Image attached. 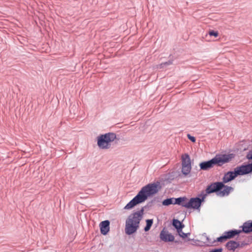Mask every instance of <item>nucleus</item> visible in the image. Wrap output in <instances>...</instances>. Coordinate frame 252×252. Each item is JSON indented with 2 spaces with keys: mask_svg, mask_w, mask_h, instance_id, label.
Here are the masks:
<instances>
[{
  "mask_svg": "<svg viewBox=\"0 0 252 252\" xmlns=\"http://www.w3.org/2000/svg\"><path fill=\"white\" fill-rule=\"evenodd\" d=\"M158 186L155 184H150L143 187L141 190L126 205L125 209H130L138 204L144 202L148 196L158 192Z\"/></svg>",
  "mask_w": 252,
  "mask_h": 252,
  "instance_id": "f257e3e1",
  "label": "nucleus"
},
{
  "mask_svg": "<svg viewBox=\"0 0 252 252\" xmlns=\"http://www.w3.org/2000/svg\"><path fill=\"white\" fill-rule=\"evenodd\" d=\"M143 209H141L128 216L126 222L125 232L126 234L131 235L136 231L143 218Z\"/></svg>",
  "mask_w": 252,
  "mask_h": 252,
  "instance_id": "f03ea898",
  "label": "nucleus"
},
{
  "mask_svg": "<svg viewBox=\"0 0 252 252\" xmlns=\"http://www.w3.org/2000/svg\"><path fill=\"white\" fill-rule=\"evenodd\" d=\"M251 172H252V164L237 167L234 169V171H229L224 174L222 183H227L234 179L238 175H243Z\"/></svg>",
  "mask_w": 252,
  "mask_h": 252,
  "instance_id": "7ed1b4c3",
  "label": "nucleus"
},
{
  "mask_svg": "<svg viewBox=\"0 0 252 252\" xmlns=\"http://www.w3.org/2000/svg\"><path fill=\"white\" fill-rule=\"evenodd\" d=\"M229 160V156L226 155H217L211 160L201 162L200 168L203 170H207L215 165L221 166Z\"/></svg>",
  "mask_w": 252,
  "mask_h": 252,
  "instance_id": "20e7f679",
  "label": "nucleus"
},
{
  "mask_svg": "<svg viewBox=\"0 0 252 252\" xmlns=\"http://www.w3.org/2000/svg\"><path fill=\"white\" fill-rule=\"evenodd\" d=\"M203 201L204 197L202 199L198 197L191 198L189 200L187 198V204H184L185 207L188 209H198Z\"/></svg>",
  "mask_w": 252,
  "mask_h": 252,
  "instance_id": "39448f33",
  "label": "nucleus"
},
{
  "mask_svg": "<svg viewBox=\"0 0 252 252\" xmlns=\"http://www.w3.org/2000/svg\"><path fill=\"white\" fill-rule=\"evenodd\" d=\"M241 231H238L236 230L225 232L222 236L217 238V241L218 242H222L226 241L227 239L234 237L235 236L238 234Z\"/></svg>",
  "mask_w": 252,
  "mask_h": 252,
  "instance_id": "423d86ee",
  "label": "nucleus"
},
{
  "mask_svg": "<svg viewBox=\"0 0 252 252\" xmlns=\"http://www.w3.org/2000/svg\"><path fill=\"white\" fill-rule=\"evenodd\" d=\"M223 187V183L216 182L209 186L206 189V192L208 194L220 190Z\"/></svg>",
  "mask_w": 252,
  "mask_h": 252,
  "instance_id": "0eeeda50",
  "label": "nucleus"
},
{
  "mask_svg": "<svg viewBox=\"0 0 252 252\" xmlns=\"http://www.w3.org/2000/svg\"><path fill=\"white\" fill-rule=\"evenodd\" d=\"M160 238L164 242H172L174 240V237L172 235L164 230L160 232Z\"/></svg>",
  "mask_w": 252,
  "mask_h": 252,
  "instance_id": "6e6552de",
  "label": "nucleus"
},
{
  "mask_svg": "<svg viewBox=\"0 0 252 252\" xmlns=\"http://www.w3.org/2000/svg\"><path fill=\"white\" fill-rule=\"evenodd\" d=\"M110 222L109 220H104L101 222L99 224V227L101 233L103 235H106L109 231Z\"/></svg>",
  "mask_w": 252,
  "mask_h": 252,
  "instance_id": "1a4fd4ad",
  "label": "nucleus"
},
{
  "mask_svg": "<svg viewBox=\"0 0 252 252\" xmlns=\"http://www.w3.org/2000/svg\"><path fill=\"white\" fill-rule=\"evenodd\" d=\"M97 145L101 149H108L110 146L108 141L102 138V135L98 138Z\"/></svg>",
  "mask_w": 252,
  "mask_h": 252,
  "instance_id": "9d476101",
  "label": "nucleus"
},
{
  "mask_svg": "<svg viewBox=\"0 0 252 252\" xmlns=\"http://www.w3.org/2000/svg\"><path fill=\"white\" fill-rule=\"evenodd\" d=\"M243 231L246 233L252 232V220L245 222L243 225Z\"/></svg>",
  "mask_w": 252,
  "mask_h": 252,
  "instance_id": "9b49d317",
  "label": "nucleus"
},
{
  "mask_svg": "<svg viewBox=\"0 0 252 252\" xmlns=\"http://www.w3.org/2000/svg\"><path fill=\"white\" fill-rule=\"evenodd\" d=\"M239 243L234 241H230L226 244V248L229 251H234L237 248L239 247Z\"/></svg>",
  "mask_w": 252,
  "mask_h": 252,
  "instance_id": "f8f14e48",
  "label": "nucleus"
},
{
  "mask_svg": "<svg viewBox=\"0 0 252 252\" xmlns=\"http://www.w3.org/2000/svg\"><path fill=\"white\" fill-rule=\"evenodd\" d=\"M181 158L182 166H191L190 158L188 154L183 155Z\"/></svg>",
  "mask_w": 252,
  "mask_h": 252,
  "instance_id": "ddd939ff",
  "label": "nucleus"
},
{
  "mask_svg": "<svg viewBox=\"0 0 252 252\" xmlns=\"http://www.w3.org/2000/svg\"><path fill=\"white\" fill-rule=\"evenodd\" d=\"M102 138L108 141V143L110 145V143L113 142L116 138L115 134L113 133H108L102 135Z\"/></svg>",
  "mask_w": 252,
  "mask_h": 252,
  "instance_id": "4468645a",
  "label": "nucleus"
},
{
  "mask_svg": "<svg viewBox=\"0 0 252 252\" xmlns=\"http://www.w3.org/2000/svg\"><path fill=\"white\" fill-rule=\"evenodd\" d=\"M221 189L222 190L220 192L221 196L228 195L233 190V188L231 187L224 186V185Z\"/></svg>",
  "mask_w": 252,
  "mask_h": 252,
  "instance_id": "2eb2a0df",
  "label": "nucleus"
},
{
  "mask_svg": "<svg viewBox=\"0 0 252 252\" xmlns=\"http://www.w3.org/2000/svg\"><path fill=\"white\" fill-rule=\"evenodd\" d=\"M187 198L186 197H179L177 198H174V204H178L182 205L185 207L184 204H187Z\"/></svg>",
  "mask_w": 252,
  "mask_h": 252,
  "instance_id": "dca6fc26",
  "label": "nucleus"
},
{
  "mask_svg": "<svg viewBox=\"0 0 252 252\" xmlns=\"http://www.w3.org/2000/svg\"><path fill=\"white\" fill-rule=\"evenodd\" d=\"M173 225L177 229V231L182 229L183 225L181 222L178 220L174 219L173 221Z\"/></svg>",
  "mask_w": 252,
  "mask_h": 252,
  "instance_id": "f3484780",
  "label": "nucleus"
},
{
  "mask_svg": "<svg viewBox=\"0 0 252 252\" xmlns=\"http://www.w3.org/2000/svg\"><path fill=\"white\" fill-rule=\"evenodd\" d=\"M191 166H182V172L185 175H188L191 171Z\"/></svg>",
  "mask_w": 252,
  "mask_h": 252,
  "instance_id": "a211bd4d",
  "label": "nucleus"
},
{
  "mask_svg": "<svg viewBox=\"0 0 252 252\" xmlns=\"http://www.w3.org/2000/svg\"><path fill=\"white\" fill-rule=\"evenodd\" d=\"M170 204H174V198L165 199L162 202V205L164 206H168Z\"/></svg>",
  "mask_w": 252,
  "mask_h": 252,
  "instance_id": "6ab92c4d",
  "label": "nucleus"
},
{
  "mask_svg": "<svg viewBox=\"0 0 252 252\" xmlns=\"http://www.w3.org/2000/svg\"><path fill=\"white\" fill-rule=\"evenodd\" d=\"M153 220H146V226H145L144 230L145 231H148L150 230L152 224H153Z\"/></svg>",
  "mask_w": 252,
  "mask_h": 252,
  "instance_id": "aec40b11",
  "label": "nucleus"
},
{
  "mask_svg": "<svg viewBox=\"0 0 252 252\" xmlns=\"http://www.w3.org/2000/svg\"><path fill=\"white\" fill-rule=\"evenodd\" d=\"M209 34L210 36H214L215 37H217L219 35V33L218 32H215L214 31H211L209 32Z\"/></svg>",
  "mask_w": 252,
  "mask_h": 252,
  "instance_id": "412c9836",
  "label": "nucleus"
},
{
  "mask_svg": "<svg viewBox=\"0 0 252 252\" xmlns=\"http://www.w3.org/2000/svg\"><path fill=\"white\" fill-rule=\"evenodd\" d=\"M178 232L179 233L180 236H181L183 238H186L187 237V234L186 233H184L182 229H180V230L178 231Z\"/></svg>",
  "mask_w": 252,
  "mask_h": 252,
  "instance_id": "4be33fe9",
  "label": "nucleus"
},
{
  "mask_svg": "<svg viewBox=\"0 0 252 252\" xmlns=\"http://www.w3.org/2000/svg\"><path fill=\"white\" fill-rule=\"evenodd\" d=\"M187 137H188V138H189L190 141H191L192 142H194H194H195V141H196V139H195V138L194 137L191 136V135H190V134H188L187 135Z\"/></svg>",
  "mask_w": 252,
  "mask_h": 252,
  "instance_id": "5701e85b",
  "label": "nucleus"
},
{
  "mask_svg": "<svg viewBox=\"0 0 252 252\" xmlns=\"http://www.w3.org/2000/svg\"><path fill=\"white\" fill-rule=\"evenodd\" d=\"M247 158L248 159H252V151L249 152L247 155Z\"/></svg>",
  "mask_w": 252,
  "mask_h": 252,
  "instance_id": "b1692460",
  "label": "nucleus"
},
{
  "mask_svg": "<svg viewBox=\"0 0 252 252\" xmlns=\"http://www.w3.org/2000/svg\"><path fill=\"white\" fill-rule=\"evenodd\" d=\"M222 249H214L211 251L210 252H222Z\"/></svg>",
  "mask_w": 252,
  "mask_h": 252,
  "instance_id": "393cba45",
  "label": "nucleus"
}]
</instances>
